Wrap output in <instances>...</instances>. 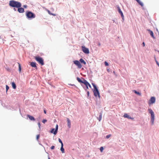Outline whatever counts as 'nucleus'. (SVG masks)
Returning a JSON list of instances; mask_svg holds the SVG:
<instances>
[{"instance_id": "obj_1", "label": "nucleus", "mask_w": 159, "mask_h": 159, "mask_svg": "<svg viewBox=\"0 0 159 159\" xmlns=\"http://www.w3.org/2000/svg\"><path fill=\"white\" fill-rule=\"evenodd\" d=\"M9 5L10 6L13 7L19 8L21 6V4L20 2L14 0H11L9 1Z\"/></svg>"}, {"instance_id": "obj_2", "label": "nucleus", "mask_w": 159, "mask_h": 159, "mask_svg": "<svg viewBox=\"0 0 159 159\" xmlns=\"http://www.w3.org/2000/svg\"><path fill=\"white\" fill-rule=\"evenodd\" d=\"M148 111L149 113L151 114V121L152 124H153L155 119L154 112L150 108L148 109Z\"/></svg>"}, {"instance_id": "obj_3", "label": "nucleus", "mask_w": 159, "mask_h": 159, "mask_svg": "<svg viewBox=\"0 0 159 159\" xmlns=\"http://www.w3.org/2000/svg\"><path fill=\"white\" fill-rule=\"evenodd\" d=\"M92 84L94 88L93 91L94 95L96 97L98 96L99 97H100L99 93L96 86L93 83H92Z\"/></svg>"}, {"instance_id": "obj_4", "label": "nucleus", "mask_w": 159, "mask_h": 159, "mask_svg": "<svg viewBox=\"0 0 159 159\" xmlns=\"http://www.w3.org/2000/svg\"><path fill=\"white\" fill-rule=\"evenodd\" d=\"M26 15L28 18H34L35 17V15L30 11H27Z\"/></svg>"}, {"instance_id": "obj_5", "label": "nucleus", "mask_w": 159, "mask_h": 159, "mask_svg": "<svg viewBox=\"0 0 159 159\" xmlns=\"http://www.w3.org/2000/svg\"><path fill=\"white\" fill-rule=\"evenodd\" d=\"M34 58L35 60L41 65H44L43 60L42 58L39 56H36Z\"/></svg>"}, {"instance_id": "obj_6", "label": "nucleus", "mask_w": 159, "mask_h": 159, "mask_svg": "<svg viewBox=\"0 0 159 159\" xmlns=\"http://www.w3.org/2000/svg\"><path fill=\"white\" fill-rule=\"evenodd\" d=\"M82 50L84 53L85 54H89V51L88 48H86L84 46H82L81 47Z\"/></svg>"}, {"instance_id": "obj_7", "label": "nucleus", "mask_w": 159, "mask_h": 159, "mask_svg": "<svg viewBox=\"0 0 159 159\" xmlns=\"http://www.w3.org/2000/svg\"><path fill=\"white\" fill-rule=\"evenodd\" d=\"M156 99L154 97H151L149 100L148 101V104L150 105L154 103L155 102Z\"/></svg>"}, {"instance_id": "obj_8", "label": "nucleus", "mask_w": 159, "mask_h": 159, "mask_svg": "<svg viewBox=\"0 0 159 159\" xmlns=\"http://www.w3.org/2000/svg\"><path fill=\"white\" fill-rule=\"evenodd\" d=\"M73 62L74 63L78 66L79 68L80 69L82 67V65L78 61L75 60Z\"/></svg>"}, {"instance_id": "obj_9", "label": "nucleus", "mask_w": 159, "mask_h": 159, "mask_svg": "<svg viewBox=\"0 0 159 159\" xmlns=\"http://www.w3.org/2000/svg\"><path fill=\"white\" fill-rule=\"evenodd\" d=\"M73 62L74 63L78 66L79 68L80 69L82 67V65L78 61L75 60Z\"/></svg>"}, {"instance_id": "obj_10", "label": "nucleus", "mask_w": 159, "mask_h": 159, "mask_svg": "<svg viewBox=\"0 0 159 159\" xmlns=\"http://www.w3.org/2000/svg\"><path fill=\"white\" fill-rule=\"evenodd\" d=\"M83 79V80H82L79 77H77V81L80 83H82L84 84V81H86V80L84 79V78H82Z\"/></svg>"}, {"instance_id": "obj_11", "label": "nucleus", "mask_w": 159, "mask_h": 159, "mask_svg": "<svg viewBox=\"0 0 159 159\" xmlns=\"http://www.w3.org/2000/svg\"><path fill=\"white\" fill-rule=\"evenodd\" d=\"M118 11L119 13L120 14L121 16L122 17V19H123V18H124V16L123 15V13L122 11H121L120 9V8L119 7H118Z\"/></svg>"}, {"instance_id": "obj_12", "label": "nucleus", "mask_w": 159, "mask_h": 159, "mask_svg": "<svg viewBox=\"0 0 159 159\" xmlns=\"http://www.w3.org/2000/svg\"><path fill=\"white\" fill-rule=\"evenodd\" d=\"M30 65L32 67L35 68V69H37V66L36 65V63L35 62H31L30 63Z\"/></svg>"}, {"instance_id": "obj_13", "label": "nucleus", "mask_w": 159, "mask_h": 159, "mask_svg": "<svg viewBox=\"0 0 159 159\" xmlns=\"http://www.w3.org/2000/svg\"><path fill=\"white\" fill-rule=\"evenodd\" d=\"M18 11L20 13H23L24 11V9L22 7L18 8Z\"/></svg>"}, {"instance_id": "obj_14", "label": "nucleus", "mask_w": 159, "mask_h": 159, "mask_svg": "<svg viewBox=\"0 0 159 159\" xmlns=\"http://www.w3.org/2000/svg\"><path fill=\"white\" fill-rule=\"evenodd\" d=\"M27 116L29 118V119L31 120L35 121V119L34 117L30 116L29 115H27Z\"/></svg>"}, {"instance_id": "obj_15", "label": "nucleus", "mask_w": 159, "mask_h": 159, "mask_svg": "<svg viewBox=\"0 0 159 159\" xmlns=\"http://www.w3.org/2000/svg\"><path fill=\"white\" fill-rule=\"evenodd\" d=\"M123 117L125 118H127L128 119H132L131 117L128 114L125 113L124 114Z\"/></svg>"}, {"instance_id": "obj_16", "label": "nucleus", "mask_w": 159, "mask_h": 159, "mask_svg": "<svg viewBox=\"0 0 159 159\" xmlns=\"http://www.w3.org/2000/svg\"><path fill=\"white\" fill-rule=\"evenodd\" d=\"M84 84L86 86V87H87V86H89V88H91V86L90 84L86 81H84Z\"/></svg>"}, {"instance_id": "obj_17", "label": "nucleus", "mask_w": 159, "mask_h": 159, "mask_svg": "<svg viewBox=\"0 0 159 159\" xmlns=\"http://www.w3.org/2000/svg\"><path fill=\"white\" fill-rule=\"evenodd\" d=\"M67 125L69 128H70L71 126V123L70 120L68 119L67 118Z\"/></svg>"}, {"instance_id": "obj_18", "label": "nucleus", "mask_w": 159, "mask_h": 159, "mask_svg": "<svg viewBox=\"0 0 159 159\" xmlns=\"http://www.w3.org/2000/svg\"><path fill=\"white\" fill-rule=\"evenodd\" d=\"M148 31L149 32L150 35L154 39L155 38V37L153 35V32L151 30H148Z\"/></svg>"}, {"instance_id": "obj_19", "label": "nucleus", "mask_w": 159, "mask_h": 159, "mask_svg": "<svg viewBox=\"0 0 159 159\" xmlns=\"http://www.w3.org/2000/svg\"><path fill=\"white\" fill-rule=\"evenodd\" d=\"M80 61L81 63H83L84 65L86 64V62L82 58H81L80 60Z\"/></svg>"}, {"instance_id": "obj_20", "label": "nucleus", "mask_w": 159, "mask_h": 159, "mask_svg": "<svg viewBox=\"0 0 159 159\" xmlns=\"http://www.w3.org/2000/svg\"><path fill=\"white\" fill-rule=\"evenodd\" d=\"M11 85L14 89H15L16 88V85L14 82H12L11 83Z\"/></svg>"}, {"instance_id": "obj_21", "label": "nucleus", "mask_w": 159, "mask_h": 159, "mask_svg": "<svg viewBox=\"0 0 159 159\" xmlns=\"http://www.w3.org/2000/svg\"><path fill=\"white\" fill-rule=\"evenodd\" d=\"M58 129V125H57L56 126V129L55 130V132H54V134L55 135L56 134L57 132V130Z\"/></svg>"}, {"instance_id": "obj_22", "label": "nucleus", "mask_w": 159, "mask_h": 159, "mask_svg": "<svg viewBox=\"0 0 159 159\" xmlns=\"http://www.w3.org/2000/svg\"><path fill=\"white\" fill-rule=\"evenodd\" d=\"M137 2L142 6H143V3L140 0H136Z\"/></svg>"}, {"instance_id": "obj_23", "label": "nucleus", "mask_w": 159, "mask_h": 159, "mask_svg": "<svg viewBox=\"0 0 159 159\" xmlns=\"http://www.w3.org/2000/svg\"><path fill=\"white\" fill-rule=\"evenodd\" d=\"M133 91L136 94H137L140 96H141V93H140L139 92H137V91H136L135 90H134Z\"/></svg>"}, {"instance_id": "obj_24", "label": "nucleus", "mask_w": 159, "mask_h": 159, "mask_svg": "<svg viewBox=\"0 0 159 159\" xmlns=\"http://www.w3.org/2000/svg\"><path fill=\"white\" fill-rule=\"evenodd\" d=\"M102 117V114L101 113H100V115L99 116V117L98 118V119L99 120V121H100L101 120Z\"/></svg>"}, {"instance_id": "obj_25", "label": "nucleus", "mask_w": 159, "mask_h": 159, "mask_svg": "<svg viewBox=\"0 0 159 159\" xmlns=\"http://www.w3.org/2000/svg\"><path fill=\"white\" fill-rule=\"evenodd\" d=\"M61 150L62 153H64V149L63 148L62 145L61 146Z\"/></svg>"}, {"instance_id": "obj_26", "label": "nucleus", "mask_w": 159, "mask_h": 159, "mask_svg": "<svg viewBox=\"0 0 159 159\" xmlns=\"http://www.w3.org/2000/svg\"><path fill=\"white\" fill-rule=\"evenodd\" d=\"M58 141H59V142L61 143V146L62 145V146H63V143H62L61 140L60 138L58 139Z\"/></svg>"}, {"instance_id": "obj_27", "label": "nucleus", "mask_w": 159, "mask_h": 159, "mask_svg": "<svg viewBox=\"0 0 159 159\" xmlns=\"http://www.w3.org/2000/svg\"><path fill=\"white\" fill-rule=\"evenodd\" d=\"M18 65H19V70L20 71H21V67L20 64L19 63H18Z\"/></svg>"}, {"instance_id": "obj_28", "label": "nucleus", "mask_w": 159, "mask_h": 159, "mask_svg": "<svg viewBox=\"0 0 159 159\" xmlns=\"http://www.w3.org/2000/svg\"><path fill=\"white\" fill-rule=\"evenodd\" d=\"M55 129H52L51 131V133H53V134H54V132H55Z\"/></svg>"}, {"instance_id": "obj_29", "label": "nucleus", "mask_w": 159, "mask_h": 159, "mask_svg": "<svg viewBox=\"0 0 159 159\" xmlns=\"http://www.w3.org/2000/svg\"><path fill=\"white\" fill-rule=\"evenodd\" d=\"M9 89V87L8 85H6V92L7 93V90H8Z\"/></svg>"}, {"instance_id": "obj_30", "label": "nucleus", "mask_w": 159, "mask_h": 159, "mask_svg": "<svg viewBox=\"0 0 159 159\" xmlns=\"http://www.w3.org/2000/svg\"><path fill=\"white\" fill-rule=\"evenodd\" d=\"M47 121V120L46 119H43L42 120V122L43 123H45Z\"/></svg>"}, {"instance_id": "obj_31", "label": "nucleus", "mask_w": 159, "mask_h": 159, "mask_svg": "<svg viewBox=\"0 0 159 159\" xmlns=\"http://www.w3.org/2000/svg\"><path fill=\"white\" fill-rule=\"evenodd\" d=\"M100 150L101 152H102L103 150V148L102 147H101L100 148Z\"/></svg>"}, {"instance_id": "obj_32", "label": "nucleus", "mask_w": 159, "mask_h": 159, "mask_svg": "<svg viewBox=\"0 0 159 159\" xmlns=\"http://www.w3.org/2000/svg\"><path fill=\"white\" fill-rule=\"evenodd\" d=\"M39 135H37V136H36V139L38 140L39 139Z\"/></svg>"}, {"instance_id": "obj_33", "label": "nucleus", "mask_w": 159, "mask_h": 159, "mask_svg": "<svg viewBox=\"0 0 159 159\" xmlns=\"http://www.w3.org/2000/svg\"><path fill=\"white\" fill-rule=\"evenodd\" d=\"M105 64L106 66H108V63L106 61L105 62Z\"/></svg>"}, {"instance_id": "obj_34", "label": "nucleus", "mask_w": 159, "mask_h": 159, "mask_svg": "<svg viewBox=\"0 0 159 159\" xmlns=\"http://www.w3.org/2000/svg\"><path fill=\"white\" fill-rule=\"evenodd\" d=\"M55 146H52L51 147V149L52 150L53 149H54Z\"/></svg>"}, {"instance_id": "obj_35", "label": "nucleus", "mask_w": 159, "mask_h": 159, "mask_svg": "<svg viewBox=\"0 0 159 159\" xmlns=\"http://www.w3.org/2000/svg\"><path fill=\"white\" fill-rule=\"evenodd\" d=\"M156 62L157 65L159 67V63H158V62L156 60Z\"/></svg>"}, {"instance_id": "obj_36", "label": "nucleus", "mask_w": 159, "mask_h": 159, "mask_svg": "<svg viewBox=\"0 0 159 159\" xmlns=\"http://www.w3.org/2000/svg\"><path fill=\"white\" fill-rule=\"evenodd\" d=\"M109 138V135H108L106 136V138L108 139Z\"/></svg>"}, {"instance_id": "obj_37", "label": "nucleus", "mask_w": 159, "mask_h": 159, "mask_svg": "<svg viewBox=\"0 0 159 159\" xmlns=\"http://www.w3.org/2000/svg\"><path fill=\"white\" fill-rule=\"evenodd\" d=\"M142 44L143 47L145 46V43L144 42Z\"/></svg>"}, {"instance_id": "obj_38", "label": "nucleus", "mask_w": 159, "mask_h": 159, "mask_svg": "<svg viewBox=\"0 0 159 159\" xmlns=\"http://www.w3.org/2000/svg\"><path fill=\"white\" fill-rule=\"evenodd\" d=\"M23 7H24V8H26L27 7V6L26 5H24L23 6Z\"/></svg>"}, {"instance_id": "obj_39", "label": "nucleus", "mask_w": 159, "mask_h": 159, "mask_svg": "<svg viewBox=\"0 0 159 159\" xmlns=\"http://www.w3.org/2000/svg\"><path fill=\"white\" fill-rule=\"evenodd\" d=\"M38 125H39V126L40 127V123H39H39H38Z\"/></svg>"}, {"instance_id": "obj_40", "label": "nucleus", "mask_w": 159, "mask_h": 159, "mask_svg": "<svg viewBox=\"0 0 159 159\" xmlns=\"http://www.w3.org/2000/svg\"><path fill=\"white\" fill-rule=\"evenodd\" d=\"M50 14L52 15L53 16H55L56 15L54 14Z\"/></svg>"}, {"instance_id": "obj_41", "label": "nucleus", "mask_w": 159, "mask_h": 159, "mask_svg": "<svg viewBox=\"0 0 159 159\" xmlns=\"http://www.w3.org/2000/svg\"><path fill=\"white\" fill-rule=\"evenodd\" d=\"M87 95L88 96H89V91L87 92Z\"/></svg>"}, {"instance_id": "obj_42", "label": "nucleus", "mask_w": 159, "mask_h": 159, "mask_svg": "<svg viewBox=\"0 0 159 159\" xmlns=\"http://www.w3.org/2000/svg\"><path fill=\"white\" fill-rule=\"evenodd\" d=\"M44 112L45 114H46V111L45 110H44Z\"/></svg>"}, {"instance_id": "obj_43", "label": "nucleus", "mask_w": 159, "mask_h": 159, "mask_svg": "<svg viewBox=\"0 0 159 159\" xmlns=\"http://www.w3.org/2000/svg\"><path fill=\"white\" fill-rule=\"evenodd\" d=\"M48 13H49V14H51V13H50V12L49 11H48Z\"/></svg>"}, {"instance_id": "obj_44", "label": "nucleus", "mask_w": 159, "mask_h": 159, "mask_svg": "<svg viewBox=\"0 0 159 159\" xmlns=\"http://www.w3.org/2000/svg\"><path fill=\"white\" fill-rule=\"evenodd\" d=\"M88 86H87V87H86V89H88Z\"/></svg>"}, {"instance_id": "obj_45", "label": "nucleus", "mask_w": 159, "mask_h": 159, "mask_svg": "<svg viewBox=\"0 0 159 159\" xmlns=\"http://www.w3.org/2000/svg\"><path fill=\"white\" fill-rule=\"evenodd\" d=\"M107 71L108 72H109V69H107Z\"/></svg>"}, {"instance_id": "obj_46", "label": "nucleus", "mask_w": 159, "mask_h": 159, "mask_svg": "<svg viewBox=\"0 0 159 159\" xmlns=\"http://www.w3.org/2000/svg\"><path fill=\"white\" fill-rule=\"evenodd\" d=\"M14 10L15 11H16V9H15V8H14Z\"/></svg>"}, {"instance_id": "obj_47", "label": "nucleus", "mask_w": 159, "mask_h": 159, "mask_svg": "<svg viewBox=\"0 0 159 159\" xmlns=\"http://www.w3.org/2000/svg\"><path fill=\"white\" fill-rule=\"evenodd\" d=\"M48 159H50V158L49 157H48Z\"/></svg>"}]
</instances>
